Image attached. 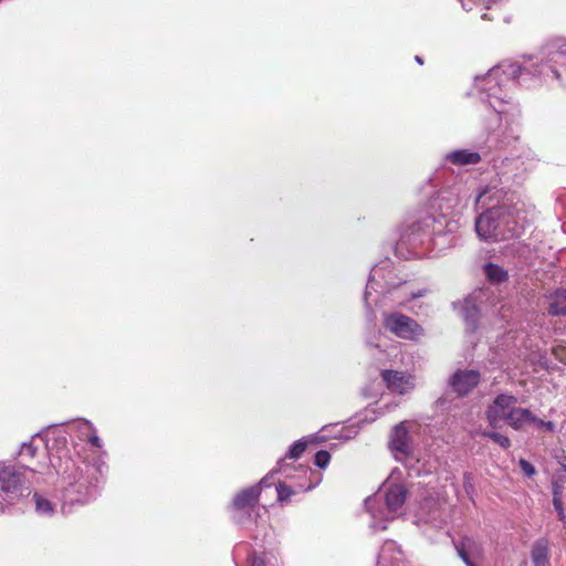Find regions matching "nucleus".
<instances>
[{
    "instance_id": "obj_9",
    "label": "nucleus",
    "mask_w": 566,
    "mask_h": 566,
    "mask_svg": "<svg viewBox=\"0 0 566 566\" xmlns=\"http://www.w3.org/2000/svg\"><path fill=\"white\" fill-rule=\"evenodd\" d=\"M381 379L391 392L398 395H407L416 387L415 376L400 370L384 369L381 370Z\"/></svg>"
},
{
    "instance_id": "obj_14",
    "label": "nucleus",
    "mask_w": 566,
    "mask_h": 566,
    "mask_svg": "<svg viewBox=\"0 0 566 566\" xmlns=\"http://www.w3.org/2000/svg\"><path fill=\"white\" fill-rule=\"evenodd\" d=\"M483 292L470 295L461 305V314L467 324V329L474 332L478 328V321L480 317V308L478 307V300L483 295Z\"/></svg>"
},
{
    "instance_id": "obj_13",
    "label": "nucleus",
    "mask_w": 566,
    "mask_h": 566,
    "mask_svg": "<svg viewBox=\"0 0 566 566\" xmlns=\"http://www.w3.org/2000/svg\"><path fill=\"white\" fill-rule=\"evenodd\" d=\"M377 566H407L405 555L392 541H387L378 555Z\"/></svg>"
},
{
    "instance_id": "obj_7",
    "label": "nucleus",
    "mask_w": 566,
    "mask_h": 566,
    "mask_svg": "<svg viewBox=\"0 0 566 566\" xmlns=\"http://www.w3.org/2000/svg\"><path fill=\"white\" fill-rule=\"evenodd\" d=\"M274 471L264 476L260 481V485H254L241 491L233 500L232 510H233V518L238 524L245 525L248 520L252 517V513L254 512L255 503L258 502L260 495L261 486H270Z\"/></svg>"
},
{
    "instance_id": "obj_19",
    "label": "nucleus",
    "mask_w": 566,
    "mask_h": 566,
    "mask_svg": "<svg viewBox=\"0 0 566 566\" xmlns=\"http://www.w3.org/2000/svg\"><path fill=\"white\" fill-rule=\"evenodd\" d=\"M234 559H245L249 566H265L264 559L256 555L255 552L250 551V546L247 543H240L234 547L233 551Z\"/></svg>"
},
{
    "instance_id": "obj_12",
    "label": "nucleus",
    "mask_w": 566,
    "mask_h": 566,
    "mask_svg": "<svg viewBox=\"0 0 566 566\" xmlns=\"http://www.w3.org/2000/svg\"><path fill=\"white\" fill-rule=\"evenodd\" d=\"M23 484L21 473L13 467L0 463V493L17 494Z\"/></svg>"
},
{
    "instance_id": "obj_37",
    "label": "nucleus",
    "mask_w": 566,
    "mask_h": 566,
    "mask_svg": "<svg viewBox=\"0 0 566 566\" xmlns=\"http://www.w3.org/2000/svg\"><path fill=\"white\" fill-rule=\"evenodd\" d=\"M416 61H417L419 64H422V63H423L422 59H421L420 56H418V55L416 56Z\"/></svg>"
},
{
    "instance_id": "obj_31",
    "label": "nucleus",
    "mask_w": 566,
    "mask_h": 566,
    "mask_svg": "<svg viewBox=\"0 0 566 566\" xmlns=\"http://www.w3.org/2000/svg\"><path fill=\"white\" fill-rule=\"evenodd\" d=\"M35 452V449L33 448L32 443H23L21 446L20 450V458L23 460L25 457L32 458Z\"/></svg>"
},
{
    "instance_id": "obj_1",
    "label": "nucleus",
    "mask_w": 566,
    "mask_h": 566,
    "mask_svg": "<svg viewBox=\"0 0 566 566\" xmlns=\"http://www.w3.org/2000/svg\"><path fill=\"white\" fill-rule=\"evenodd\" d=\"M559 69L566 71V43L549 50L546 63L533 56L524 57L522 62L504 61L486 74L476 76V95L491 109L488 129L495 132L503 128V134H514L515 127L520 125L521 107L510 94V90L516 82L523 83L531 77H546L552 74L560 78Z\"/></svg>"
},
{
    "instance_id": "obj_6",
    "label": "nucleus",
    "mask_w": 566,
    "mask_h": 566,
    "mask_svg": "<svg viewBox=\"0 0 566 566\" xmlns=\"http://www.w3.org/2000/svg\"><path fill=\"white\" fill-rule=\"evenodd\" d=\"M382 325L386 331L405 340L419 342L426 334L416 319L397 311L385 312Z\"/></svg>"
},
{
    "instance_id": "obj_21",
    "label": "nucleus",
    "mask_w": 566,
    "mask_h": 566,
    "mask_svg": "<svg viewBox=\"0 0 566 566\" xmlns=\"http://www.w3.org/2000/svg\"><path fill=\"white\" fill-rule=\"evenodd\" d=\"M484 274L492 283H501L506 281L509 277L507 271L494 263H488L484 265Z\"/></svg>"
},
{
    "instance_id": "obj_29",
    "label": "nucleus",
    "mask_w": 566,
    "mask_h": 566,
    "mask_svg": "<svg viewBox=\"0 0 566 566\" xmlns=\"http://www.w3.org/2000/svg\"><path fill=\"white\" fill-rule=\"evenodd\" d=\"M492 441L497 443L503 449H507L511 447V440L506 436L499 432H495V434L492 436Z\"/></svg>"
},
{
    "instance_id": "obj_35",
    "label": "nucleus",
    "mask_w": 566,
    "mask_h": 566,
    "mask_svg": "<svg viewBox=\"0 0 566 566\" xmlns=\"http://www.w3.org/2000/svg\"><path fill=\"white\" fill-rule=\"evenodd\" d=\"M556 495V496H560L562 497V492L558 490V488H555L554 489V494L553 496Z\"/></svg>"
},
{
    "instance_id": "obj_20",
    "label": "nucleus",
    "mask_w": 566,
    "mask_h": 566,
    "mask_svg": "<svg viewBox=\"0 0 566 566\" xmlns=\"http://www.w3.org/2000/svg\"><path fill=\"white\" fill-rule=\"evenodd\" d=\"M548 313L553 316H566V290L557 291L554 294Z\"/></svg>"
},
{
    "instance_id": "obj_26",
    "label": "nucleus",
    "mask_w": 566,
    "mask_h": 566,
    "mask_svg": "<svg viewBox=\"0 0 566 566\" xmlns=\"http://www.w3.org/2000/svg\"><path fill=\"white\" fill-rule=\"evenodd\" d=\"M276 491H277V499L281 502L289 500L293 493L291 488L284 483H279Z\"/></svg>"
},
{
    "instance_id": "obj_15",
    "label": "nucleus",
    "mask_w": 566,
    "mask_h": 566,
    "mask_svg": "<svg viewBox=\"0 0 566 566\" xmlns=\"http://www.w3.org/2000/svg\"><path fill=\"white\" fill-rule=\"evenodd\" d=\"M390 447L396 454L406 455L410 452L409 434L403 423H399L392 429Z\"/></svg>"
},
{
    "instance_id": "obj_25",
    "label": "nucleus",
    "mask_w": 566,
    "mask_h": 566,
    "mask_svg": "<svg viewBox=\"0 0 566 566\" xmlns=\"http://www.w3.org/2000/svg\"><path fill=\"white\" fill-rule=\"evenodd\" d=\"M329 460L331 454L325 450H321L315 454V464L321 469L326 468L329 463Z\"/></svg>"
},
{
    "instance_id": "obj_16",
    "label": "nucleus",
    "mask_w": 566,
    "mask_h": 566,
    "mask_svg": "<svg viewBox=\"0 0 566 566\" xmlns=\"http://www.w3.org/2000/svg\"><path fill=\"white\" fill-rule=\"evenodd\" d=\"M444 160L455 166L476 165L481 161V155L470 149H455L448 153Z\"/></svg>"
},
{
    "instance_id": "obj_23",
    "label": "nucleus",
    "mask_w": 566,
    "mask_h": 566,
    "mask_svg": "<svg viewBox=\"0 0 566 566\" xmlns=\"http://www.w3.org/2000/svg\"><path fill=\"white\" fill-rule=\"evenodd\" d=\"M377 274H378V270L377 269H373V271H371V273L369 275L368 283L366 285L365 293H364L365 305H366L367 311H369L370 313H373V311L370 308V304H369L368 300H369V296H370V290L374 289L375 277H376Z\"/></svg>"
},
{
    "instance_id": "obj_30",
    "label": "nucleus",
    "mask_w": 566,
    "mask_h": 566,
    "mask_svg": "<svg viewBox=\"0 0 566 566\" xmlns=\"http://www.w3.org/2000/svg\"><path fill=\"white\" fill-rule=\"evenodd\" d=\"M428 290L427 289H419L417 291H413L410 293V297L403 302H400L399 304L401 306H406L407 303H409L411 300H416V298H420V297H423L428 294Z\"/></svg>"
},
{
    "instance_id": "obj_34",
    "label": "nucleus",
    "mask_w": 566,
    "mask_h": 566,
    "mask_svg": "<svg viewBox=\"0 0 566 566\" xmlns=\"http://www.w3.org/2000/svg\"><path fill=\"white\" fill-rule=\"evenodd\" d=\"M470 479H471L470 474H469V473H465V474H464V484H465V485L469 483Z\"/></svg>"
},
{
    "instance_id": "obj_5",
    "label": "nucleus",
    "mask_w": 566,
    "mask_h": 566,
    "mask_svg": "<svg viewBox=\"0 0 566 566\" xmlns=\"http://www.w3.org/2000/svg\"><path fill=\"white\" fill-rule=\"evenodd\" d=\"M407 499V489L401 483L387 480L376 494L365 501V506L371 516L370 527L384 531L387 523L398 516Z\"/></svg>"
},
{
    "instance_id": "obj_36",
    "label": "nucleus",
    "mask_w": 566,
    "mask_h": 566,
    "mask_svg": "<svg viewBox=\"0 0 566 566\" xmlns=\"http://www.w3.org/2000/svg\"><path fill=\"white\" fill-rule=\"evenodd\" d=\"M283 462H284V460H280V461L277 462V465H279L277 471H281V470L283 469Z\"/></svg>"
},
{
    "instance_id": "obj_3",
    "label": "nucleus",
    "mask_w": 566,
    "mask_h": 566,
    "mask_svg": "<svg viewBox=\"0 0 566 566\" xmlns=\"http://www.w3.org/2000/svg\"><path fill=\"white\" fill-rule=\"evenodd\" d=\"M493 191L483 190L476 197L478 208L486 210L475 220L478 237L486 242H499L520 238L527 223L526 213L518 205L503 202L492 205Z\"/></svg>"
},
{
    "instance_id": "obj_32",
    "label": "nucleus",
    "mask_w": 566,
    "mask_h": 566,
    "mask_svg": "<svg viewBox=\"0 0 566 566\" xmlns=\"http://www.w3.org/2000/svg\"><path fill=\"white\" fill-rule=\"evenodd\" d=\"M532 423H534L537 428H543L547 431H553L555 428V424L552 421H544L542 419H538L534 416V420H532Z\"/></svg>"
},
{
    "instance_id": "obj_27",
    "label": "nucleus",
    "mask_w": 566,
    "mask_h": 566,
    "mask_svg": "<svg viewBox=\"0 0 566 566\" xmlns=\"http://www.w3.org/2000/svg\"><path fill=\"white\" fill-rule=\"evenodd\" d=\"M518 464H520L521 470L523 471V473L526 476L531 478V476H533L536 473L535 467L531 462H528L527 460L521 459L518 461Z\"/></svg>"
},
{
    "instance_id": "obj_28",
    "label": "nucleus",
    "mask_w": 566,
    "mask_h": 566,
    "mask_svg": "<svg viewBox=\"0 0 566 566\" xmlns=\"http://www.w3.org/2000/svg\"><path fill=\"white\" fill-rule=\"evenodd\" d=\"M553 505H554V509L556 510L557 512V515H558V518L563 522H565L566 520V513L564 511V507H563V502H562V499L560 496H556L554 495L553 496Z\"/></svg>"
},
{
    "instance_id": "obj_10",
    "label": "nucleus",
    "mask_w": 566,
    "mask_h": 566,
    "mask_svg": "<svg viewBox=\"0 0 566 566\" xmlns=\"http://www.w3.org/2000/svg\"><path fill=\"white\" fill-rule=\"evenodd\" d=\"M478 370L459 369L449 379V386L458 396H465L480 382Z\"/></svg>"
},
{
    "instance_id": "obj_22",
    "label": "nucleus",
    "mask_w": 566,
    "mask_h": 566,
    "mask_svg": "<svg viewBox=\"0 0 566 566\" xmlns=\"http://www.w3.org/2000/svg\"><path fill=\"white\" fill-rule=\"evenodd\" d=\"M307 443H308V440H306V439L297 440L290 447L287 457L290 459H298L305 451Z\"/></svg>"
},
{
    "instance_id": "obj_2",
    "label": "nucleus",
    "mask_w": 566,
    "mask_h": 566,
    "mask_svg": "<svg viewBox=\"0 0 566 566\" xmlns=\"http://www.w3.org/2000/svg\"><path fill=\"white\" fill-rule=\"evenodd\" d=\"M71 434H74L81 441L95 449L96 459L93 463L86 460H74L63 457L61 453L65 449L66 439L57 428H50L38 433L49 452L52 467L62 475L64 486V503H87L98 494L99 484L106 470L105 462L101 459L104 451L103 443L96 433L93 423L85 419H77L67 424Z\"/></svg>"
},
{
    "instance_id": "obj_18",
    "label": "nucleus",
    "mask_w": 566,
    "mask_h": 566,
    "mask_svg": "<svg viewBox=\"0 0 566 566\" xmlns=\"http://www.w3.org/2000/svg\"><path fill=\"white\" fill-rule=\"evenodd\" d=\"M534 415L525 408L515 407L513 411L507 413L505 422L515 430L522 429L525 424L532 423Z\"/></svg>"
},
{
    "instance_id": "obj_38",
    "label": "nucleus",
    "mask_w": 566,
    "mask_h": 566,
    "mask_svg": "<svg viewBox=\"0 0 566 566\" xmlns=\"http://www.w3.org/2000/svg\"><path fill=\"white\" fill-rule=\"evenodd\" d=\"M481 18H482V19H484V20H485V19H490V18L488 17V14H486V13H483V14L481 15Z\"/></svg>"
},
{
    "instance_id": "obj_33",
    "label": "nucleus",
    "mask_w": 566,
    "mask_h": 566,
    "mask_svg": "<svg viewBox=\"0 0 566 566\" xmlns=\"http://www.w3.org/2000/svg\"><path fill=\"white\" fill-rule=\"evenodd\" d=\"M481 434L485 438H489L492 440V436L495 434V431H482Z\"/></svg>"
},
{
    "instance_id": "obj_8",
    "label": "nucleus",
    "mask_w": 566,
    "mask_h": 566,
    "mask_svg": "<svg viewBox=\"0 0 566 566\" xmlns=\"http://www.w3.org/2000/svg\"><path fill=\"white\" fill-rule=\"evenodd\" d=\"M517 398L513 395L500 394L485 411L486 420L493 429L507 419V413L516 407Z\"/></svg>"
},
{
    "instance_id": "obj_11",
    "label": "nucleus",
    "mask_w": 566,
    "mask_h": 566,
    "mask_svg": "<svg viewBox=\"0 0 566 566\" xmlns=\"http://www.w3.org/2000/svg\"><path fill=\"white\" fill-rule=\"evenodd\" d=\"M458 556L464 562L467 566H476L475 560L483 556V547L481 543L471 538L464 537L460 542L454 543Z\"/></svg>"
},
{
    "instance_id": "obj_4",
    "label": "nucleus",
    "mask_w": 566,
    "mask_h": 566,
    "mask_svg": "<svg viewBox=\"0 0 566 566\" xmlns=\"http://www.w3.org/2000/svg\"><path fill=\"white\" fill-rule=\"evenodd\" d=\"M457 223L448 220L444 213L434 214L422 212L401 235L399 244L418 247H431L437 253L455 244L457 239L452 234Z\"/></svg>"
},
{
    "instance_id": "obj_17",
    "label": "nucleus",
    "mask_w": 566,
    "mask_h": 566,
    "mask_svg": "<svg viewBox=\"0 0 566 566\" xmlns=\"http://www.w3.org/2000/svg\"><path fill=\"white\" fill-rule=\"evenodd\" d=\"M533 566H549V543L547 538L536 539L531 549Z\"/></svg>"
},
{
    "instance_id": "obj_24",
    "label": "nucleus",
    "mask_w": 566,
    "mask_h": 566,
    "mask_svg": "<svg viewBox=\"0 0 566 566\" xmlns=\"http://www.w3.org/2000/svg\"><path fill=\"white\" fill-rule=\"evenodd\" d=\"M55 506V503H52L46 499L38 496V513L51 515L54 512Z\"/></svg>"
}]
</instances>
